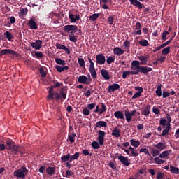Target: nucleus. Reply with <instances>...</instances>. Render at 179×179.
I'll return each mask as SVG.
<instances>
[{
  "mask_svg": "<svg viewBox=\"0 0 179 179\" xmlns=\"http://www.w3.org/2000/svg\"><path fill=\"white\" fill-rule=\"evenodd\" d=\"M88 63H90V65L88 66V71L90 72V74H88L87 76H80L78 77V83L80 84L90 85L92 78H97V72L95 71L94 62H92L90 58H88Z\"/></svg>",
  "mask_w": 179,
  "mask_h": 179,
  "instance_id": "nucleus-1",
  "label": "nucleus"
},
{
  "mask_svg": "<svg viewBox=\"0 0 179 179\" xmlns=\"http://www.w3.org/2000/svg\"><path fill=\"white\" fill-rule=\"evenodd\" d=\"M62 86V83H57L54 84V85L50 86L49 88V95H48V99L49 100H64L66 99V90L64 88H61L59 93L54 92V88H58Z\"/></svg>",
  "mask_w": 179,
  "mask_h": 179,
  "instance_id": "nucleus-2",
  "label": "nucleus"
},
{
  "mask_svg": "<svg viewBox=\"0 0 179 179\" xmlns=\"http://www.w3.org/2000/svg\"><path fill=\"white\" fill-rule=\"evenodd\" d=\"M131 71H124L123 76L122 78L123 79H126V77L129 76V75H138V73H143V75H147L149 72H152V68L148 66H138V64H133V66L131 67Z\"/></svg>",
  "mask_w": 179,
  "mask_h": 179,
  "instance_id": "nucleus-3",
  "label": "nucleus"
},
{
  "mask_svg": "<svg viewBox=\"0 0 179 179\" xmlns=\"http://www.w3.org/2000/svg\"><path fill=\"white\" fill-rule=\"evenodd\" d=\"M136 114V110H133L129 112L128 110H124V113L121 111L114 112V117L117 120H126V122H131V117L135 116Z\"/></svg>",
  "mask_w": 179,
  "mask_h": 179,
  "instance_id": "nucleus-4",
  "label": "nucleus"
},
{
  "mask_svg": "<svg viewBox=\"0 0 179 179\" xmlns=\"http://www.w3.org/2000/svg\"><path fill=\"white\" fill-rule=\"evenodd\" d=\"M63 30L64 32L70 33V35H68V40L73 43H76L77 38L74 34L78 31V27L76 25H64Z\"/></svg>",
  "mask_w": 179,
  "mask_h": 179,
  "instance_id": "nucleus-5",
  "label": "nucleus"
},
{
  "mask_svg": "<svg viewBox=\"0 0 179 179\" xmlns=\"http://www.w3.org/2000/svg\"><path fill=\"white\" fill-rule=\"evenodd\" d=\"M97 141H92V144H90V146H92V148L94 150H97L100 148V146H102L103 145V138L106 137V132H104L102 130H99L97 132Z\"/></svg>",
  "mask_w": 179,
  "mask_h": 179,
  "instance_id": "nucleus-6",
  "label": "nucleus"
},
{
  "mask_svg": "<svg viewBox=\"0 0 179 179\" xmlns=\"http://www.w3.org/2000/svg\"><path fill=\"white\" fill-rule=\"evenodd\" d=\"M169 154H171V150L162 151L161 154L157 155V157L150 158V159H154L155 164H164V163H166V161L161 159H167Z\"/></svg>",
  "mask_w": 179,
  "mask_h": 179,
  "instance_id": "nucleus-7",
  "label": "nucleus"
},
{
  "mask_svg": "<svg viewBox=\"0 0 179 179\" xmlns=\"http://www.w3.org/2000/svg\"><path fill=\"white\" fill-rule=\"evenodd\" d=\"M6 148H7L8 150L11 151L13 154L16 155V153H18L20 152V146L16 145L15 144V141H13L11 139L6 140Z\"/></svg>",
  "mask_w": 179,
  "mask_h": 179,
  "instance_id": "nucleus-8",
  "label": "nucleus"
},
{
  "mask_svg": "<svg viewBox=\"0 0 179 179\" xmlns=\"http://www.w3.org/2000/svg\"><path fill=\"white\" fill-rule=\"evenodd\" d=\"M27 173H28V169L24 166H22V168L13 172V176L20 179H24V177L27 176Z\"/></svg>",
  "mask_w": 179,
  "mask_h": 179,
  "instance_id": "nucleus-9",
  "label": "nucleus"
},
{
  "mask_svg": "<svg viewBox=\"0 0 179 179\" xmlns=\"http://www.w3.org/2000/svg\"><path fill=\"white\" fill-rule=\"evenodd\" d=\"M137 58H138V60H140V62L136 60L131 62V67H133V64H138V66H140V65H147V62L148 61V57H147V55L138 56L137 57Z\"/></svg>",
  "mask_w": 179,
  "mask_h": 179,
  "instance_id": "nucleus-10",
  "label": "nucleus"
},
{
  "mask_svg": "<svg viewBox=\"0 0 179 179\" xmlns=\"http://www.w3.org/2000/svg\"><path fill=\"white\" fill-rule=\"evenodd\" d=\"M162 85H157V90H155V94L157 95V96H162V98L166 99L167 97H169V96L172 95L171 94H169V92L166 91H162Z\"/></svg>",
  "mask_w": 179,
  "mask_h": 179,
  "instance_id": "nucleus-11",
  "label": "nucleus"
},
{
  "mask_svg": "<svg viewBox=\"0 0 179 179\" xmlns=\"http://www.w3.org/2000/svg\"><path fill=\"white\" fill-rule=\"evenodd\" d=\"M106 64V57L102 53L95 55V65H103Z\"/></svg>",
  "mask_w": 179,
  "mask_h": 179,
  "instance_id": "nucleus-12",
  "label": "nucleus"
},
{
  "mask_svg": "<svg viewBox=\"0 0 179 179\" xmlns=\"http://www.w3.org/2000/svg\"><path fill=\"white\" fill-rule=\"evenodd\" d=\"M166 119L161 118V120L159 121V125L162 127L166 126L171 127V115L167 114Z\"/></svg>",
  "mask_w": 179,
  "mask_h": 179,
  "instance_id": "nucleus-13",
  "label": "nucleus"
},
{
  "mask_svg": "<svg viewBox=\"0 0 179 179\" xmlns=\"http://www.w3.org/2000/svg\"><path fill=\"white\" fill-rule=\"evenodd\" d=\"M121 150L124 151L126 155H128V156H131V157H138V152H136L135 150V148H134L133 147L128 148V150H125L124 148H121Z\"/></svg>",
  "mask_w": 179,
  "mask_h": 179,
  "instance_id": "nucleus-14",
  "label": "nucleus"
},
{
  "mask_svg": "<svg viewBox=\"0 0 179 179\" xmlns=\"http://www.w3.org/2000/svg\"><path fill=\"white\" fill-rule=\"evenodd\" d=\"M107 110L106 105L103 103H101V107L97 106V108L94 109V113H99V115H101L103 113H106Z\"/></svg>",
  "mask_w": 179,
  "mask_h": 179,
  "instance_id": "nucleus-15",
  "label": "nucleus"
},
{
  "mask_svg": "<svg viewBox=\"0 0 179 179\" xmlns=\"http://www.w3.org/2000/svg\"><path fill=\"white\" fill-rule=\"evenodd\" d=\"M140 2H145V0H129V3H131L133 6L141 10V8H143V4H141Z\"/></svg>",
  "mask_w": 179,
  "mask_h": 179,
  "instance_id": "nucleus-16",
  "label": "nucleus"
},
{
  "mask_svg": "<svg viewBox=\"0 0 179 179\" xmlns=\"http://www.w3.org/2000/svg\"><path fill=\"white\" fill-rule=\"evenodd\" d=\"M117 160H120L121 164H123L124 166H129L130 164L128 157H124L120 155V156H117Z\"/></svg>",
  "mask_w": 179,
  "mask_h": 179,
  "instance_id": "nucleus-17",
  "label": "nucleus"
},
{
  "mask_svg": "<svg viewBox=\"0 0 179 179\" xmlns=\"http://www.w3.org/2000/svg\"><path fill=\"white\" fill-rule=\"evenodd\" d=\"M4 55H16V52L11 50V49H3L0 50V57H3Z\"/></svg>",
  "mask_w": 179,
  "mask_h": 179,
  "instance_id": "nucleus-18",
  "label": "nucleus"
},
{
  "mask_svg": "<svg viewBox=\"0 0 179 179\" xmlns=\"http://www.w3.org/2000/svg\"><path fill=\"white\" fill-rule=\"evenodd\" d=\"M30 46L36 50H41L42 48V41L37 40L35 42L30 43Z\"/></svg>",
  "mask_w": 179,
  "mask_h": 179,
  "instance_id": "nucleus-19",
  "label": "nucleus"
},
{
  "mask_svg": "<svg viewBox=\"0 0 179 179\" xmlns=\"http://www.w3.org/2000/svg\"><path fill=\"white\" fill-rule=\"evenodd\" d=\"M135 90H138V92L135 93V94L131 95L133 96L131 97L132 99H137L138 97L141 96V93H143V88H142L141 87H135Z\"/></svg>",
  "mask_w": 179,
  "mask_h": 179,
  "instance_id": "nucleus-20",
  "label": "nucleus"
},
{
  "mask_svg": "<svg viewBox=\"0 0 179 179\" xmlns=\"http://www.w3.org/2000/svg\"><path fill=\"white\" fill-rule=\"evenodd\" d=\"M119 88H120V87H119V84L114 83L109 85L108 88H107V92H109V93L114 92L115 90H119Z\"/></svg>",
  "mask_w": 179,
  "mask_h": 179,
  "instance_id": "nucleus-21",
  "label": "nucleus"
},
{
  "mask_svg": "<svg viewBox=\"0 0 179 179\" xmlns=\"http://www.w3.org/2000/svg\"><path fill=\"white\" fill-rule=\"evenodd\" d=\"M27 26H29L31 30H37V23H35V21L33 19H30L29 22H27Z\"/></svg>",
  "mask_w": 179,
  "mask_h": 179,
  "instance_id": "nucleus-22",
  "label": "nucleus"
},
{
  "mask_svg": "<svg viewBox=\"0 0 179 179\" xmlns=\"http://www.w3.org/2000/svg\"><path fill=\"white\" fill-rule=\"evenodd\" d=\"M154 148L155 150H166V143L162 142H159L157 144L154 145Z\"/></svg>",
  "mask_w": 179,
  "mask_h": 179,
  "instance_id": "nucleus-23",
  "label": "nucleus"
},
{
  "mask_svg": "<svg viewBox=\"0 0 179 179\" xmlns=\"http://www.w3.org/2000/svg\"><path fill=\"white\" fill-rule=\"evenodd\" d=\"M68 18L70 19L71 23H75L76 21L80 20V15H73L71 13L68 15Z\"/></svg>",
  "mask_w": 179,
  "mask_h": 179,
  "instance_id": "nucleus-24",
  "label": "nucleus"
},
{
  "mask_svg": "<svg viewBox=\"0 0 179 179\" xmlns=\"http://www.w3.org/2000/svg\"><path fill=\"white\" fill-rule=\"evenodd\" d=\"M113 52L114 55H116L117 57H120L122 55V54H124V50H121V48L119 47L114 48Z\"/></svg>",
  "mask_w": 179,
  "mask_h": 179,
  "instance_id": "nucleus-25",
  "label": "nucleus"
},
{
  "mask_svg": "<svg viewBox=\"0 0 179 179\" xmlns=\"http://www.w3.org/2000/svg\"><path fill=\"white\" fill-rule=\"evenodd\" d=\"M101 76L103 78V80H108L110 79V76H109V72L106 69L101 70Z\"/></svg>",
  "mask_w": 179,
  "mask_h": 179,
  "instance_id": "nucleus-26",
  "label": "nucleus"
},
{
  "mask_svg": "<svg viewBox=\"0 0 179 179\" xmlns=\"http://www.w3.org/2000/svg\"><path fill=\"white\" fill-rule=\"evenodd\" d=\"M55 171H56V168H54V167L49 166L45 169V173L50 176H52L54 174H56Z\"/></svg>",
  "mask_w": 179,
  "mask_h": 179,
  "instance_id": "nucleus-27",
  "label": "nucleus"
},
{
  "mask_svg": "<svg viewBox=\"0 0 179 179\" xmlns=\"http://www.w3.org/2000/svg\"><path fill=\"white\" fill-rule=\"evenodd\" d=\"M110 136H113L115 138L121 137V131H119V129H117V127H114L112 133H110Z\"/></svg>",
  "mask_w": 179,
  "mask_h": 179,
  "instance_id": "nucleus-28",
  "label": "nucleus"
},
{
  "mask_svg": "<svg viewBox=\"0 0 179 179\" xmlns=\"http://www.w3.org/2000/svg\"><path fill=\"white\" fill-rule=\"evenodd\" d=\"M141 115H143L145 117L148 116V115H150V105H148L147 106H145V108H143V110L141 111Z\"/></svg>",
  "mask_w": 179,
  "mask_h": 179,
  "instance_id": "nucleus-29",
  "label": "nucleus"
},
{
  "mask_svg": "<svg viewBox=\"0 0 179 179\" xmlns=\"http://www.w3.org/2000/svg\"><path fill=\"white\" fill-rule=\"evenodd\" d=\"M162 150H155L153 148H150V157H156L157 155L162 154V152H160Z\"/></svg>",
  "mask_w": 179,
  "mask_h": 179,
  "instance_id": "nucleus-30",
  "label": "nucleus"
},
{
  "mask_svg": "<svg viewBox=\"0 0 179 179\" xmlns=\"http://www.w3.org/2000/svg\"><path fill=\"white\" fill-rule=\"evenodd\" d=\"M56 48L57 50H64V52H66V54L69 55V49H68V48H66L64 45L56 43Z\"/></svg>",
  "mask_w": 179,
  "mask_h": 179,
  "instance_id": "nucleus-31",
  "label": "nucleus"
},
{
  "mask_svg": "<svg viewBox=\"0 0 179 179\" xmlns=\"http://www.w3.org/2000/svg\"><path fill=\"white\" fill-rule=\"evenodd\" d=\"M66 162H73L71 158L69 157V153L66 154V155L61 156V163H66Z\"/></svg>",
  "mask_w": 179,
  "mask_h": 179,
  "instance_id": "nucleus-32",
  "label": "nucleus"
},
{
  "mask_svg": "<svg viewBox=\"0 0 179 179\" xmlns=\"http://www.w3.org/2000/svg\"><path fill=\"white\" fill-rule=\"evenodd\" d=\"M69 67L68 66H57L56 65V71L59 73H62V71H68Z\"/></svg>",
  "mask_w": 179,
  "mask_h": 179,
  "instance_id": "nucleus-33",
  "label": "nucleus"
},
{
  "mask_svg": "<svg viewBox=\"0 0 179 179\" xmlns=\"http://www.w3.org/2000/svg\"><path fill=\"white\" fill-rule=\"evenodd\" d=\"M129 145H131L133 148H135L140 146V141H138L137 140H135V139L129 140Z\"/></svg>",
  "mask_w": 179,
  "mask_h": 179,
  "instance_id": "nucleus-34",
  "label": "nucleus"
},
{
  "mask_svg": "<svg viewBox=\"0 0 179 179\" xmlns=\"http://www.w3.org/2000/svg\"><path fill=\"white\" fill-rule=\"evenodd\" d=\"M107 127V123L104 121H99L95 123V128Z\"/></svg>",
  "mask_w": 179,
  "mask_h": 179,
  "instance_id": "nucleus-35",
  "label": "nucleus"
},
{
  "mask_svg": "<svg viewBox=\"0 0 179 179\" xmlns=\"http://www.w3.org/2000/svg\"><path fill=\"white\" fill-rule=\"evenodd\" d=\"M171 130V127H166L165 129H164V130H162V133L161 134H158L159 136H161V137H164V136H166L167 135H169V131Z\"/></svg>",
  "mask_w": 179,
  "mask_h": 179,
  "instance_id": "nucleus-36",
  "label": "nucleus"
},
{
  "mask_svg": "<svg viewBox=\"0 0 179 179\" xmlns=\"http://www.w3.org/2000/svg\"><path fill=\"white\" fill-rule=\"evenodd\" d=\"M99 13H94L93 15H90V17H88V20L94 22H95V20H97V19H99Z\"/></svg>",
  "mask_w": 179,
  "mask_h": 179,
  "instance_id": "nucleus-37",
  "label": "nucleus"
},
{
  "mask_svg": "<svg viewBox=\"0 0 179 179\" xmlns=\"http://www.w3.org/2000/svg\"><path fill=\"white\" fill-rule=\"evenodd\" d=\"M169 171H171V173H173L174 175L179 174V168L172 166L171 165V169Z\"/></svg>",
  "mask_w": 179,
  "mask_h": 179,
  "instance_id": "nucleus-38",
  "label": "nucleus"
},
{
  "mask_svg": "<svg viewBox=\"0 0 179 179\" xmlns=\"http://www.w3.org/2000/svg\"><path fill=\"white\" fill-rule=\"evenodd\" d=\"M76 134L75 132H71L70 134L68 135L69 140H70L71 143L75 142V137Z\"/></svg>",
  "mask_w": 179,
  "mask_h": 179,
  "instance_id": "nucleus-39",
  "label": "nucleus"
},
{
  "mask_svg": "<svg viewBox=\"0 0 179 179\" xmlns=\"http://www.w3.org/2000/svg\"><path fill=\"white\" fill-rule=\"evenodd\" d=\"M138 45H140L141 47H147L148 46V41L141 39L140 41H138Z\"/></svg>",
  "mask_w": 179,
  "mask_h": 179,
  "instance_id": "nucleus-40",
  "label": "nucleus"
},
{
  "mask_svg": "<svg viewBox=\"0 0 179 179\" xmlns=\"http://www.w3.org/2000/svg\"><path fill=\"white\" fill-rule=\"evenodd\" d=\"M140 152H143L145 155H147L148 157L152 159V156H150V152H148V149L147 148H141L140 149Z\"/></svg>",
  "mask_w": 179,
  "mask_h": 179,
  "instance_id": "nucleus-41",
  "label": "nucleus"
},
{
  "mask_svg": "<svg viewBox=\"0 0 179 179\" xmlns=\"http://www.w3.org/2000/svg\"><path fill=\"white\" fill-rule=\"evenodd\" d=\"M4 36H6V39L8 40V41H11V40L13 39V35L11 34V32H4Z\"/></svg>",
  "mask_w": 179,
  "mask_h": 179,
  "instance_id": "nucleus-42",
  "label": "nucleus"
},
{
  "mask_svg": "<svg viewBox=\"0 0 179 179\" xmlns=\"http://www.w3.org/2000/svg\"><path fill=\"white\" fill-rule=\"evenodd\" d=\"M171 52V47L164 48L162 49V55H167Z\"/></svg>",
  "mask_w": 179,
  "mask_h": 179,
  "instance_id": "nucleus-43",
  "label": "nucleus"
},
{
  "mask_svg": "<svg viewBox=\"0 0 179 179\" xmlns=\"http://www.w3.org/2000/svg\"><path fill=\"white\" fill-rule=\"evenodd\" d=\"M55 62L57 64H59L61 66L66 65V62H64V60L61 59V58H56Z\"/></svg>",
  "mask_w": 179,
  "mask_h": 179,
  "instance_id": "nucleus-44",
  "label": "nucleus"
},
{
  "mask_svg": "<svg viewBox=\"0 0 179 179\" xmlns=\"http://www.w3.org/2000/svg\"><path fill=\"white\" fill-rule=\"evenodd\" d=\"M115 58L114 57H107V59H106V62L107 64H110L114 62Z\"/></svg>",
  "mask_w": 179,
  "mask_h": 179,
  "instance_id": "nucleus-45",
  "label": "nucleus"
},
{
  "mask_svg": "<svg viewBox=\"0 0 179 179\" xmlns=\"http://www.w3.org/2000/svg\"><path fill=\"white\" fill-rule=\"evenodd\" d=\"M34 55L36 58H42L43 57H44V54H43L42 52H37V51L34 52Z\"/></svg>",
  "mask_w": 179,
  "mask_h": 179,
  "instance_id": "nucleus-46",
  "label": "nucleus"
},
{
  "mask_svg": "<svg viewBox=\"0 0 179 179\" xmlns=\"http://www.w3.org/2000/svg\"><path fill=\"white\" fill-rule=\"evenodd\" d=\"M78 157H80V152H75L74 155H70V158H71V160H76L78 159Z\"/></svg>",
  "mask_w": 179,
  "mask_h": 179,
  "instance_id": "nucleus-47",
  "label": "nucleus"
},
{
  "mask_svg": "<svg viewBox=\"0 0 179 179\" xmlns=\"http://www.w3.org/2000/svg\"><path fill=\"white\" fill-rule=\"evenodd\" d=\"M87 110H94V108H97V106H95V103H90L87 105Z\"/></svg>",
  "mask_w": 179,
  "mask_h": 179,
  "instance_id": "nucleus-48",
  "label": "nucleus"
},
{
  "mask_svg": "<svg viewBox=\"0 0 179 179\" xmlns=\"http://www.w3.org/2000/svg\"><path fill=\"white\" fill-rule=\"evenodd\" d=\"M82 113L83 115H85V116L90 115V110L89 109H87V108H83Z\"/></svg>",
  "mask_w": 179,
  "mask_h": 179,
  "instance_id": "nucleus-49",
  "label": "nucleus"
},
{
  "mask_svg": "<svg viewBox=\"0 0 179 179\" xmlns=\"http://www.w3.org/2000/svg\"><path fill=\"white\" fill-rule=\"evenodd\" d=\"M78 65L80 67L85 66V60H83V58H78Z\"/></svg>",
  "mask_w": 179,
  "mask_h": 179,
  "instance_id": "nucleus-50",
  "label": "nucleus"
},
{
  "mask_svg": "<svg viewBox=\"0 0 179 179\" xmlns=\"http://www.w3.org/2000/svg\"><path fill=\"white\" fill-rule=\"evenodd\" d=\"M152 113H154L155 115H158L160 114V110H159V108L154 107V108H152Z\"/></svg>",
  "mask_w": 179,
  "mask_h": 179,
  "instance_id": "nucleus-51",
  "label": "nucleus"
},
{
  "mask_svg": "<svg viewBox=\"0 0 179 179\" xmlns=\"http://www.w3.org/2000/svg\"><path fill=\"white\" fill-rule=\"evenodd\" d=\"M167 35H169V32L167 31H164L162 32V41H166V40H167V38L166 37Z\"/></svg>",
  "mask_w": 179,
  "mask_h": 179,
  "instance_id": "nucleus-52",
  "label": "nucleus"
},
{
  "mask_svg": "<svg viewBox=\"0 0 179 179\" xmlns=\"http://www.w3.org/2000/svg\"><path fill=\"white\" fill-rule=\"evenodd\" d=\"M171 41H172V38H171V39H169V41H166V43L161 44V46H159V47L165 48L167 45H169V44H170Z\"/></svg>",
  "mask_w": 179,
  "mask_h": 179,
  "instance_id": "nucleus-53",
  "label": "nucleus"
},
{
  "mask_svg": "<svg viewBox=\"0 0 179 179\" xmlns=\"http://www.w3.org/2000/svg\"><path fill=\"white\" fill-rule=\"evenodd\" d=\"M27 12L28 10L27 8H22V10H20V14L23 16L27 15Z\"/></svg>",
  "mask_w": 179,
  "mask_h": 179,
  "instance_id": "nucleus-54",
  "label": "nucleus"
},
{
  "mask_svg": "<svg viewBox=\"0 0 179 179\" xmlns=\"http://www.w3.org/2000/svg\"><path fill=\"white\" fill-rule=\"evenodd\" d=\"M38 72H40L41 76L42 78H45L46 74H45V72L44 71V69H42V68L38 69Z\"/></svg>",
  "mask_w": 179,
  "mask_h": 179,
  "instance_id": "nucleus-55",
  "label": "nucleus"
},
{
  "mask_svg": "<svg viewBox=\"0 0 179 179\" xmlns=\"http://www.w3.org/2000/svg\"><path fill=\"white\" fill-rule=\"evenodd\" d=\"M135 29L136 30L142 29H141V24L140 23V22H136V24H135Z\"/></svg>",
  "mask_w": 179,
  "mask_h": 179,
  "instance_id": "nucleus-56",
  "label": "nucleus"
},
{
  "mask_svg": "<svg viewBox=\"0 0 179 179\" xmlns=\"http://www.w3.org/2000/svg\"><path fill=\"white\" fill-rule=\"evenodd\" d=\"M166 62V57H161L160 58H157V60H155V62Z\"/></svg>",
  "mask_w": 179,
  "mask_h": 179,
  "instance_id": "nucleus-57",
  "label": "nucleus"
},
{
  "mask_svg": "<svg viewBox=\"0 0 179 179\" xmlns=\"http://www.w3.org/2000/svg\"><path fill=\"white\" fill-rule=\"evenodd\" d=\"M107 22H109V25H113V23L114 22V18H113V17H109L107 18Z\"/></svg>",
  "mask_w": 179,
  "mask_h": 179,
  "instance_id": "nucleus-58",
  "label": "nucleus"
},
{
  "mask_svg": "<svg viewBox=\"0 0 179 179\" xmlns=\"http://www.w3.org/2000/svg\"><path fill=\"white\" fill-rule=\"evenodd\" d=\"M136 30H138V31L132 33L133 36H140V35H141V33H143L140 29H136Z\"/></svg>",
  "mask_w": 179,
  "mask_h": 179,
  "instance_id": "nucleus-59",
  "label": "nucleus"
},
{
  "mask_svg": "<svg viewBox=\"0 0 179 179\" xmlns=\"http://www.w3.org/2000/svg\"><path fill=\"white\" fill-rule=\"evenodd\" d=\"M156 179H164V173L162 172H157V178Z\"/></svg>",
  "mask_w": 179,
  "mask_h": 179,
  "instance_id": "nucleus-60",
  "label": "nucleus"
},
{
  "mask_svg": "<svg viewBox=\"0 0 179 179\" xmlns=\"http://www.w3.org/2000/svg\"><path fill=\"white\" fill-rule=\"evenodd\" d=\"M73 173L70 170L66 171V178H69V177L68 176H73Z\"/></svg>",
  "mask_w": 179,
  "mask_h": 179,
  "instance_id": "nucleus-61",
  "label": "nucleus"
},
{
  "mask_svg": "<svg viewBox=\"0 0 179 179\" xmlns=\"http://www.w3.org/2000/svg\"><path fill=\"white\" fill-rule=\"evenodd\" d=\"M82 153H83V155H85V156H87V155L92 156V154L88 153V150H83L82 151Z\"/></svg>",
  "mask_w": 179,
  "mask_h": 179,
  "instance_id": "nucleus-62",
  "label": "nucleus"
},
{
  "mask_svg": "<svg viewBox=\"0 0 179 179\" xmlns=\"http://www.w3.org/2000/svg\"><path fill=\"white\" fill-rule=\"evenodd\" d=\"M174 137L176 138V139L179 138V128L176 130V131H175Z\"/></svg>",
  "mask_w": 179,
  "mask_h": 179,
  "instance_id": "nucleus-63",
  "label": "nucleus"
},
{
  "mask_svg": "<svg viewBox=\"0 0 179 179\" xmlns=\"http://www.w3.org/2000/svg\"><path fill=\"white\" fill-rule=\"evenodd\" d=\"M123 46L124 48H129V41H124V43H123Z\"/></svg>",
  "mask_w": 179,
  "mask_h": 179,
  "instance_id": "nucleus-64",
  "label": "nucleus"
}]
</instances>
